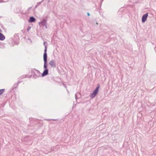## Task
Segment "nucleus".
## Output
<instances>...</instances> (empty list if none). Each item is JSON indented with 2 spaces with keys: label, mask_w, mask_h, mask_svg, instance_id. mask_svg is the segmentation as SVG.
<instances>
[{
  "label": "nucleus",
  "mask_w": 156,
  "mask_h": 156,
  "mask_svg": "<svg viewBox=\"0 0 156 156\" xmlns=\"http://www.w3.org/2000/svg\"><path fill=\"white\" fill-rule=\"evenodd\" d=\"M49 64L52 66H55V63L54 60H51L49 62Z\"/></svg>",
  "instance_id": "obj_6"
},
{
  "label": "nucleus",
  "mask_w": 156,
  "mask_h": 156,
  "mask_svg": "<svg viewBox=\"0 0 156 156\" xmlns=\"http://www.w3.org/2000/svg\"><path fill=\"white\" fill-rule=\"evenodd\" d=\"M87 15H88V16H89L90 15V14H89V13H87Z\"/></svg>",
  "instance_id": "obj_12"
},
{
  "label": "nucleus",
  "mask_w": 156,
  "mask_h": 156,
  "mask_svg": "<svg viewBox=\"0 0 156 156\" xmlns=\"http://www.w3.org/2000/svg\"><path fill=\"white\" fill-rule=\"evenodd\" d=\"M35 19L33 17H31L30 18L29 20V22H35Z\"/></svg>",
  "instance_id": "obj_3"
},
{
  "label": "nucleus",
  "mask_w": 156,
  "mask_h": 156,
  "mask_svg": "<svg viewBox=\"0 0 156 156\" xmlns=\"http://www.w3.org/2000/svg\"><path fill=\"white\" fill-rule=\"evenodd\" d=\"M99 88L100 86L98 85V87L96 88L95 90L93 92V93L91 94V98H93L95 96V95L97 94Z\"/></svg>",
  "instance_id": "obj_1"
},
{
  "label": "nucleus",
  "mask_w": 156,
  "mask_h": 156,
  "mask_svg": "<svg viewBox=\"0 0 156 156\" xmlns=\"http://www.w3.org/2000/svg\"><path fill=\"white\" fill-rule=\"evenodd\" d=\"M2 0H0V2H2Z\"/></svg>",
  "instance_id": "obj_11"
},
{
  "label": "nucleus",
  "mask_w": 156,
  "mask_h": 156,
  "mask_svg": "<svg viewBox=\"0 0 156 156\" xmlns=\"http://www.w3.org/2000/svg\"><path fill=\"white\" fill-rule=\"evenodd\" d=\"M47 53H44L43 55V58L44 62H47Z\"/></svg>",
  "instance_id": "obj_5"
},
{
  "label": "nucleus",
  "mask_w": 156,
  "mask_h": 156,
  "mask_svg": "<svg viewBox=\"0 0 156 156\" xmlns=\"http://www.w3.org/2000/svg\"><path fill=\"white\" fill-rule=\"evenodd\" d=\"M5 38V37L4 35L0 33V40H3Z\"/></svg>",
  "instance_id": "obj_7"
},
{
  "label": "nucleus",
  "mask_w": 156,
  "mask_h": 156,
  "mask_svg": "<svg viewBox=\"0 0 156 156\" xmlns=\"http://www.w3.org/2000/svg\"><path fill=\"white\" fill-rule=\"evenodd\" d=\"M46 51H47V48H46V47L45 49L44 50V53H47Z\"/></svg>",
  "instance_id": "obj_10"
},
{
  "label": "nucleus",
  "mask_w": 156,
  "mask_h": 156,
  "mask_svg": "<svg viewBox=\"0 0 156 156\" xmlns=\"http://www.w3.org/2000/svg\"><path fill=\"white\" fill-rule=\"evenodd\" d=\"M4 89L0 90V95L2 94L4 92Z\"/></svg>",
  "instance_id": "obj_9"
},
{
  "label": "nucleus",
  "mask_w": 156,
  "mask_h": 156,
  "mask_svg": "<svg viewBox=\"0 0 156 156\" xmlns=\"http://www.w3.org/2000/svg\"><path fill=\"white\" fill-rule=\"evenodd\" d=\"M148 16V14L147 13L145 14L143 16L142 18V22L144 23L146 21Z\"/></svg>",
  "instance_id": "obj_2"
},
{
  "label": "nucleus",
  "mask_w": 156,
  "mask_h": 156,
  "mask_svg": "<svg viewBox=\"0 0 156 156\" xmlns=\"http://www.w3.org/2000/svg\"><path fill=\"white\" fill-rule=\"evenodd\" d=\"M47 62H44V68L45 69H48L47 68Z\"/></svg>",
  "instance_id": "obj_8"
},
{
  "label": "nucleus",
  "mask_w": 156,
  "mask_h": 156,
  "mask_svg": "<svg viewBox=\"0 0 156 156\" xmlns=\"http://www.w3.org/2000/svg\"><path fill=\"white\" fill-rule=\"evenodd\" d=\"M48 73V69H45L43 72V73L42 74V76H44L47 75Z\"/></svg>",
  "instance_id": "obj_4"
}]
</instances>
